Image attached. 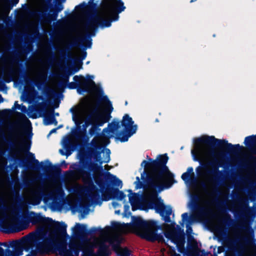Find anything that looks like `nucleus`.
<instances>
[{
    "instance_id": "obj_1",
    "label": "nucleus",
    "mask_w": 256,
    "mask_h": 256,
    "mask_svg": "<svg viewBox=\"0 0 256 256\" xmlns=\"http://www.w3.org/2000/svg\"><path fill=\"white\" fill-rule=\"evenodd\" d=\"M57 241L56 236H42L38 231L32 232L18 240L8 242L12 250H8L6 256H22L24 250L30 252L26 256H43L52 250Z\"/></svg>"
},
{
    "instance_id": "obj_2",
    "label": "nucleus",
    "mask_w": 256,
    "mask_h": 256,
    "mask_svg": "<svg viewBox=\"0 0 256 256\" xmlns=\"http://www.w3.org/2000/svg\"><path fill=\"white\" fill-rule=\"evenodd\" d=\"M91 106L86 102H80L79 104L74 108H72L70 112L72 113V119L77 126L80 125L85 118L90 115V118L85 124L83 125L84 136L86 141L88 138L86 136V128L89 124L93 126L89 130V134L90 136L95 134L97 131L100 130L98 127L102 126L104 124L109 120L108 118L100 114L98 110H94L92 112Z\"/></svg>"
},
{
    "instance_id": "obj_3",
    "label": "nucleus",
    "mask_w": 256,
    "mask_h": 256,
    "mask_svg": "<svg viewBox=\"0 0 256 256\" xmlns=\"http://www.w3.org/2000/svg\"><path fill=\"white\" fill-rule=\"evenodd\" d=\"M125 7L121 0H102L96 14L86 24L88 29H94L98 26L109 27L112 20L118 18V14L124 10Z\"/></svg>"
},
{
    "instance_id": "obj_4",
    "label": "nucleus",
    "mask_w": 256,
    "mask_h": 256,
    "mask_svg": "<svg viewBox=\"0 0 256 256\" xmlns=\"http://www.w3.org/2000/svg\"><path fill=\"white\" fill-rule=\"evenodd\" d=\"M168 160V157L165 154L160 156L156 160L150 162L144 160L142 163V165L144 164L146 168L152 171L150 183L152 188H156L164 182L170 185L174 182V176L166 166Z\"/></svg>"
},
{
    "instance_id": "obj_5",
    "label": "nucleus",
    "mask_w": 256,
    "mask_h": 256,
    "mask_svg": "<svg viewBox=\"0 0 256 256\" xmlns=\"http://www.w3.org/2000/svg\"><path fill=\"white\" fill-rule=\"evenodd\" d=\"M124 226L127 228L132 227L136 234L146 240L154 241L158 239V227L154 222L144 221L138 218L132 225L127 224Z\"/></svg>"
},
{
    "instance_id": "obj_6",
    "label": "nucleus",
    "mask_w": 256,
    "mask_h": 256,
    "mask_svg": "<svg viewBox=\"0 0 256 256\" xmlns=\"http://www.w3.org/2000/svg\"><path fill=\"white\" fill-rule=\"evenodd\" d=\"M216 140L214 136H204L198 139L200 144H196L194 146V150L201 161H211L210 164L212 166L214 165L217 162L218 154L215 149L210 148L206 144H212Z\"/></svg>"
},
{
    "instance_id": "obj_7",
    "label": "nucleus",
    "mask_w": 256,
    "mask_h": 256,
    "mask_svg": "<svg viewBox=\"0 0 256 256\" xmlns=\"http://www.w3.org/2000/svg\"><path fill=\"white\" fill-rule=\"evenodd\" d=\"M23 218L26 219V222H20L18 224H14L10 226L9 232H20L26 229L29 223L33 224H40L42 218V216L32 212L26 211L22 214Z\"/></svg>"
},
{
    "instance_id": "obj_8",
    "label": "nucleus",
    "mask_w": 256,
    "mask_h": 256,
    "mask_svg": "<svg viewBox=\"0 0 256 256\" xmlns=\"http://www.w3.org/2000/svg\"><path fill=\"white\" fill-rule=\"evenodd\" d=\"M134 121L132 118L130 117L128 114H125L122 118V125L124 128V130L127 134L126 136H124L120 138L121 133L118 134V136L121 142H126L128 140V137L134 134L136 130V125L134 124Z\"/></svg>"
},
{
    "instance_id": "obj_9",
    "label": "nucleus",
    "mask_w": 256,
    "mask_h": 256,
    "mask_svg": "<svg viewBox=\"0 0 256 256\" xmlns=\"http://www.w3.org/2000/svg\"><path fill=\"white\" fill-rule=\"evenodd\" d=\"M42 192L35 188L30 189L26 194L29 203L34 205L40 204L42 200Z\"/></svg>"
},
{
    "instance_id": "obj_10",
    "label": "nucleus",
    "mask_w": 256,
    "mask_h": 256,
    "mask_svg": "<svg viewBox=\"0 0 256 256\" xmlns=\"http://www.w3.org/2000/svg\"><path fill=\"white\" fill-rule=\"evenodd\" d=\"M81 80H80V84L83 88H78V93L81 94L82 92H95L97 90V86L94 82L90 80H86L83 77L80 78Z\"/></svg>"
},
{
    "instance_id": "obj_11",
    "label": "nucleus",
    "mask_w": 256,
    "mask_h": 256,
    "mask_svg": "<svg viewBox=\"0 0 256 256\" xmlns=\"http://www.w3.org/2000/svg\"><path fill=\"white\" fill-rule=\"evenodd\" d=\"M64 196V190L61 188H59L51 192L48 196H44V202L47 203L50 200H52V203H54L58 200H60L62 199Z\"/></svg>"
},
{
    "instance_id": "obj_12",
    "label": "nucleus",
    "mask_w": 256,
    "mask_h": 256,
    "mask_svg": "<svg viewBox=\"0 0 256 256\" xmlns=\"http://www.w3.org/2000/svg\"><path fill=\"white\" fill-rule=\"evenodd\" d=\"M120 128L118 122H113L108 124V128L103 130L104 134L108 138H112Z\"/></svg>"
},
{
    "instance_id": "obj_13",
    "label": "nucleus",
    "mask_w": 256,
    "mask_h": 256,
    "mask_svg": "<svg viewBox=\"0 0 256 256\" xmlns=\"http://www.w3.org/2000/svg\"><path fill=\"white\" fill-rule=\"evenodd\" d=\"M164 236L166 238H168L166 244L170 247L172 246L170 245L169 242L173 243L176 245V246H178L180 242L181 238L180 236H179L175 232L172 231L166 232L164 234Z\"/></svg>"
},
{
    "instance_id": "obj_14",
    "label": "nucleus",
    "mask_w": 256,
    "mask_h": 256,
    "mask_svg": "<svg viewBox=\"0 0 256 256\" xmlns=\"http://www.w3.org/2000/svg\"><path fill=\"white\" fill-rule=\"evenodd\" d=\"M160 214L165 217L164 220L166 222L170 221V216L172 213V210L170 208H167L164 206H160Z\"/></svg>"
},
{
    "instance_id": "obj_15",
    "label": "nucleus",
    "mask_w": 256,
    "mask_h": 256,
    "mask_svg": "<svg viewBox=\"0 0 256 256\" xmlns=\"http://www.w3.org/2000/svg\"><path fill=\"white\" fill-rule=\"evenodd\" d=\"M11 251V246L9 244V242H0V256H6L8 250Z\"/></svg>"
},
{
    "instance_id": "obj_16",
    "label": "nucleus",
    "mask_w": 256,
    "mask_h": 256,
    "mask_svg": "<svg viewBox=\"0 0 256 256\" xmlns=\"http://www.w3.org/2000/svg\"><path fill=\"white\" fill-rule=\"evenodd\" d=\"M102 103L103 106L105 108L106 112L110 114L114 109L111 102L107 97L104 96L102 99Z\"/></svg>"
},
{
    "instance_id": "obj_17",
    "label": "nucleus",
    "mask_w": 256,
    "mask_h": 256,
    "mask_svg": "<svg viewBox=\"0 0 256 256\" xmlns=\"http://www.w3.org/2000/svg\"><path fill=\"white\" fill-rule=\"evenodd\" d=\"M73 230L76 235L82 236L85 234L86 229L84 225L76 224Z\"/></svg>"
},
{
    "instance_id": "obj_18",
    "label": "nucleus",
    "mask_w": 256,
    "mask_h": 256,
    "mask_svg": "<svg viewBox=\"0 0 256 256\" xmlns=\"http://www.w3.org/2000/svg\"><path fill=\"white\" fill-rule=\"evenodd\" d=\"M191 174H194L193 168L190 167L187 169L186 172L182 174V178L184 182H188L190 179Z\"/></svg>"
},
{
    "instance_id": "obj_19",
    "label": "nucleus",
    "mask_w": 256,
    "mask_h": 256,
    "mask_svg": "<svg viewBox=\"0 0 256 256\" xmlns=\"http://www.w3.org/2000/svg\"><path fill=\"white\" fill-rule=\"evenodd\" d=\"M54 226L60 232L66 234V226L64 223L56 222L54 224Z\"/></svg>"
},
{
    "instance_id": "obj_20",
    "label": "nucleus",
    "mask_w": 256,
    "mask_h": 256,
    "mask_svg": "<svg viewBox=\"0 0 256 256\" xmlns=\"http://www.w3.org/2000/svg\"><path fill=\"white\" fill-rule=\"evenodd\" d=\"M90 198L92 203H96L100 198V194L98 192H92L89 195Z\"/></svg>"
},
{
    "instance_id": "obj_21",
    "label": "nucleus",
    "mask_w": 256,
    "mask_h": 256,
    "mask_svg": "<svg viewBox=\"0 0 256 256\" xmlns=\"http://www.w3.org/2000/svg\"><path fill=\"white\" fill-rule=\"evenodd\" d=\"M256 136H247L244 140V144L246 145H248L250 144H254L256 141Z\"/></svg>"
},
{
    "instance_id": "obj_22",
    "label": "nucleus",
    "mask_w": 256,
    "mask_h": 256,
    "mask_svg": "<svg viewBox=\"0 0 256 256\" xmlns=\"http://www.w3.org/2000/svg\"><path fill=\"white\" fill-rule=\"evenodd\" d=\"M114 195L119 200H124L126 196L121 191L118 190H116L114 192Z\"/></svg>"
},
{
    "instance_id": "obj_23",
    "label": "nucleus",
    "mask_w": 256,
    "mask_h": 256,
    "mask_svg": "<svg viewBox=\"0 0 256 256\" xmlns=\"http://www.w3.org/2000/svg\"><path fill=\"white\" fill-rule=\"evenodd\" d=\"M120 256H130V252L126 248H122L120 250Z\"/></svg>"
},
{
    "instance_id": "obj_24",
    "label": "nucleus",
    "mask_w": 256,
    "mask_h": 256,
    "mask_svg": "<svg viewBox=\"0 0 256 256\" xmlns=\"http://www.w3.org/2000/svg\"><path fill=\"white\" fill-rule=\"evenodd\" d=\"M39 74L42 79H46L47 77V71L45 68H41L40 69Z\"/></svg>"
},
{
    "instance_id": "obj_25",
    "label": "nucleus",
    "mask_w": 256,
    "mask_h": 256,
    "mask_svg": "<svg viewBox=\"0 0 256 256\" xmlns=\"http://www.w3.org/2000/svg\"><path fill=\"white\" fill-rule=\"evenodd\" d=\"M14 105L16 106V108L21 110L22 112H26L27 111L26 107L24 106H20L18 104L17 102H15Z\"/></svg>"
},
{
    "instance_id": "obj_26",
    "label": "nucleus",
    "mask_w": 256,
    "mask_h": 256,
    "mask_svg": "<svg viewBox=\"0 0 256 256\" xmlns=\"http://www.w3.org/2000/svg\"><path fill=\"white\" fill-rule=\"evenodd\" d=\"M136 195L135 194H132V195L129 196V202L131 205L132 206L136 202Z\"/></svg>"
},
{
    "instance_id": "obj_27",
    "label": "nucleus",
    "mask_w": 256,
    "mask_h": 256,
    "mask_svg": "<svg viewBox=\"0 0 256 256\" xmlns=\"http://www.w3.org/2000/svg\"><path fill=\"white\" fill-rule=\"evenodd\" d=\"M107 176L108 178L111 180L112 181H114L116 179V176H113L112 174H110L109 172L107 174Z\"/></svg>"
},
{
    "instance_id": "obj_28",
    "label": "nucleus",
    "mask_w": 256,
    "mask_h": 256,
    "mask_svg": "<svg viewBox=\"0 0 256 256\" xmlns=\"http://www.w3.org/2000/svg\"><path fill=\"white\" fill-rule=\"evenodd\" d=\"M111 198V196H106L105 194H102V199L105 201H108Z\"/></svg>"
},
{
    "instance_id": "obj_29",
    "label": "nucleus",
    "mask_w": 256,
    "mask_h": 256,
    "mask_svg": "<svg viewBox=\"0 0 256 256\" xmlns=\"http://www.w3.org/2000/svg\"><path fill=\"white\" fill-rule=\"evenodd\" d=\"M36 4V5H40L42 2V0H32Z\"/></svg>"
},
{
    "instance_id": "obj_30",
    "label": "nucleus",
    "mask_w": 256,
    "mask_h": 256,
    "mask_svg": "<svg viewBox=\"0 0 256 256\" xmlns=\"http://www.w3.org/2000/svg\"><path fill=\"white\" fill-rule=\"evenodd\" d=\"M63 6L62 4H60L58 6V12H60L61 10H62L63 9Z\"/></svg>"
},
{
    "instance_id": "obj_31",
    "label": "nucleus",
    "mask_w": 256,
    "mask_h": 256,
    "mask_svg": "<svg viewBox=\"0 0 256 256\" xmlns=\"http://www.w3.org/2000/svg\"><path fill=\"white\" fill-rule=\"evenodd\" d=\"M86 37H82V38H80V41L82 43V44H84L85 43V40H86Z\"/></svg>"
},
{
    "instance_id": "obj_32",
    "label": "nucleus",
    "mask_w": 256,
    "mask_h": 256,
    "mask_svg": "<svg viewBox=\"0 0 256 256\" xmlns=\"http://www.w3.org/2000/svg\"><path fill=\"white\" fill-rule=\"evenodd\" d=\"M96 142H97V138H94L92 140V144L93 145H96Z\"/></svg>"
},
{
    "instance_id": "obj_33",
    "label": "nucleus",
    "mask_w": 256,
    "mask_h": 256,
    "mask_svg": "<svg viewBox=\"0 0 256 256\" xmlns=\"http://www.w3.org/2000/svg\"><path fill=\"white\" fill-rule=\"evenodd\" d=\"M19 2V0H12V2L13 5H16Z\"/></svg>"
},
{
    "instance_id": "obj_34",
    "label": "nucleus",
    "mask_w": 256,
    "mask_h": 256,
    "mask_svg": "<svg viewBox=\"0 0 256 256\" xmlns=\"http://www.w3.org/2000/svg\"><path fill=\"white\" fill-rule=\"evenodd\" d=\"M188 216V214L187 213H184L182 214V217L183 219L187 218Z\"/></svg>"
},
{
    "instance_id": "obj_35",
    "label": "nucleus",
    "mask_w": 256,
    "mask_h": 256,
    "mask_svg": "<svg viewBox=\"0 0 256 256\" xmlns=\"http://www.w3.org/2000/svg\"><path fill=\"white\" fill-rule=\"evenodd\" d=\"M80 78L77 76H76L74 77V80L76 81V82H77L78 81V80Z\"/></svg>"
},
{
    "instance_id": "obj_36",
    "label": "nucleus",
    "mask_w": 256,
    "mask_h": 256,
    "mask_svg": "<svg viewBox=\"0 0 256 256\" xmlns=\"http://www.w3.org/2000/svg\"><path fill=\"white\" fill-rule=\"evenodd\" d=\"M56 131V129L54 128V129H52L50 132L48 136L50 135L52 133L55 132Z\"/></svg>"
},
{
    "instance_id": "obj_37",
    "label": "nucleus",
    "mask_w": 256,
    "mask_h": 256,
    "mask_svg": "<svg viewBox=\"0 0 256 256\" xmlns=\"http://www.w3.org/2000/svg\"><path fill=\"white\" fill-rule=\"evenodd\" d=\"M29 154L30 156L32 158H34V154L30 152Z\"/></svg>"
},
{
    "instance_id": "obj_38",
    "label": "nucleus",
    "mask_w": 256,
    "mask_h": 256,
    "mask_svg": "<svg viewBox=\"0 0 256 256\" xmlns=\"http://www.w3.org/2000/svg\"><path fill=\"white\" fill-rule=\"evenodd\" d=\"M214 174L216 173V172H220L218 170V168L216 170H214L212 172Z\"/></svg>"
},
{
    "instance_id": "obj_39",
    "label": "nucleus",
    "mask_w": 256,
    "mask_h": 256,
    "mask_svg": "<svg viewBox=\"0 0 256 256\" xmlns=\"http://www.w3.org/2000/svg\"><path fill=\"white\" fill-rule=\"evenodd\" d=\"M116 226H114L116 227H118L120 226V224L118 223H116Z\"/></svg>"
},
{
    "instance_id": "obj_40",
    "label": "nucleus",
    "mask_w": 256,
    "mask_h": 256,
    "mask_svg": "<svg viewBox=\"0 0 256 256\" xmlns=\"http://www.w3.org/2000/svg\"><path fill=\"white\" fill-rule=\"evenodd\" d=\"M34 162L36 163V164L38 163V160H34Z\"/></svg>"
},
{
    "instance_id": "obj_41",
    "label": "nucleus",
    "mask_w": 256,
    "mask_h": 256,
    "mask_svg": "<svg viewBox=\"0 0 256 256\" xmlns=\"http://www.w3.org/2000/svg\"><path fill=\"white\" fill-rule=\"evenodd\" d=\"M145 172H146L144 171V172L143 174H142V178H143L144 175V174H145Z\"/></svg>"
},
{
    "instance_id": "obj_42",
    "label": "nucleus",
    "mask_w": 256,
    "mask_h": 256,
    "mask_svg": "<svg viewBox=\"0 0 256 256\" xmlns=\"http://www.w3.org/2000/svg\"><path fill=\"white\" fill-rule=\"evenodd\" d=\"M172 256H180L178 254H174L172 255Z\"/></svg>"
},
{
    "instance_id": "obj_43",
    "label": "nucleus",
    "mask_w": 256,
    "mask_h": 256,
    "mask_svg": "<svg viewBox=\"0 0 256 256\" xmlns=\"http://www.w3.org/2000/svg\"><path fill=\"white\" fill-rule=\"evenodd\" d=\"M202 176L206 178V176L204 174H202Z\"/></svg>"
},
{
    "instance_id": "obj_44",
    "label": "nucleus",
    "mask_w": 256,
    "mask_h": 256,
    "mask_svg": "<svg viewBox=\"0 0 256 256\" xmlns=\"http://www.w3.org/2000/svg\"><path fill=\"white\" fill-rule=\"evenodd\" d=\"M200 166H198L197 168H196V171H198V169H200Z\"/></svg>"
},
{
    "instance_id": "obj_45",
    "label": "nucleus",
    "mask_w": 256,
    "mask_h": 256,
    "mask_svg": "<svg viewBox=\"0 0 256 256\" xmlns=\"http://www.w3.org/2000/svg\"><path fill=\"white\" fill-rule=\"evenodd\" d=\"M130 232V230H128L125 231L124 232Z\"/></svg>"
},
{
    "instance_id": "obj_46",
    "label": "nucleus",
    "mask_w": 256,
    "mask_h": 256,
    "mask_svg": "<svg viewBox=\"0 0 256 256\" xmlns=\"http://www.w3.org/2000/svg\"><path fill=\"white\" fill-rule=\"evenodd\" d=\"M88 40H90V41L91 40H90V36L88 38Z\"/></svg>"
},
{
    "instance_id": "obj_47",
    "label": "nucleus",
    "mask_w": 256,
    "mask_h": 256,
    "mask_svg": "<svg viewBox=\"0 0 256 256\" xmlns=\"http://www.w3.org/2000/svg\"><path fill=\"white\" fill-rule=\"evenodd\" d=\"M236 146H238V147H239L240 145L238 144H236Z\"/></svg>"
},
{
    "instance_id": "obj_48",
    "label": "nucleus",
    "mask_w": 256,
    "mask_h": 256,
    "mask_svg": "<svg viewBox=\"0 0 256 256\" xmlns=\"http://www.w3.org/2000/svg\"><path fill=\"white\" fill-rule=\"evenodd\" d=\"M194 2V0H192L190 1V2Z\"/></svg>"
},
{
    "instance_id": "obj_49",
    "label": "nucleus",
    "mask_w": 256,
    "mask_h": 256,
    "mask_svg": "<svg viewBox=\"0 0 256 256\" xmlns=\"http://www.w3.org/2000/svg\"><path fill=\"white\" fill-rule=\"evenodd\" d=\"M68 76H67V80H68Z\"/></svg>"
},
{
    "instance_id": "obj_50",
    "label": "nucleus",
    "mask_w": 256,
    "mask_h": 256,
    "mask_svg": "<svg viewBox=\"0 0 256 256\" xmlns=\"http://www.w3.org/2000/svg\"><path fill=\"white\" fill-rule=\"evenodd\" d=\"M90 0L92 1V2H93L94 0Z\"/></svg>"
},
{
    "instance_id": "obj_51",
    "label": "nucleus",
    "mask_w": 256,
    "mask_h": 256,
    "mask_svg": "<svg viewBox=\"0 0 256 256\" xmlns=\"http://www.w3.org/2000/svg\"><path fill=\"white\" fill-rule=\"evenodd\" d=\"M49 0L50 1V0Z\"/></svg>"
}]
</instances>
